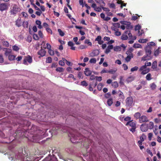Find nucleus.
<instances>
[{"label": "nucleus", "mask_w": 161, "mask_h": 161, "mask_svg": "<svg viewBox=\"0 0 161 161\" xmlns=\"http://www.w3.org/2000/svg\"><path fill=\"white\" fill-rule=\"evenodd\" d=\"M47 47H44L45 49L47 48L48 50L51 49V46L50 44L48 43H47L46 44Z\"/></svg>", "instance_id": "56"}, {"label": "nucleus", "mask_w": 161, "mask_h": 161, "mask_svg": "<svg viewBox=\"0 0 161 161\" xmlns=\"http://www.w3.org/2000/svg\"><path fill=\"white\" fill-rule=\"evenodd\" d=\"M101 8L105 11L109 12L110 11V10L108 8H105V7H102Z\"/></svg>", "instance_id": "59"}, {"label": "nucleus", "mask_w": 161, "mask_h": 161, "mask_svg": "<svg viewBox=\"0 0 161 161\" xmlns=\"http://www.w3.org/2000/svg\"><path fill=\"white\" fill-rule=\"evenodd\" d=\"M117 71L116 69H114V70H110L108 71V73L114 74Z\"/></svg>", "instance_id": "47"}, {"label": "nucleus", "mask_w": 161, "mask_h": 161, "mask_svg": "<svg viewBox=\"0 0 161 161\" xmlns=\"http://www.w3.org/2000/svg\"><path fill=\"white\" fill-rule=\"evenodd\" d=\"M157 66V62L156 61H154L152 65V68L153 69H155Z\"/></svg>", "instance_id": "36"}, {"label": "nucleus", "mask_w": 161, "mask_h": 161, "mask_svg": "<svg viewBox=\"0 0 161 161\" xmlns=\"http://www.w3.org/2000/svg\"><path fill=\"white\" fill-rule=\"evenodd\" d=\"M135 77L133 76H130L126 80L127 83H129L131 82L134 80Z\"/></svg>", "instance_id": "18"}, {"label": "nucleus", "mask_w": 161, "mask_h": 161, "mask_svg": "<svg viewBox=\"0 0 161 161\" xmlns=\"http://www.w3.org/2000/svg\"><path fill=\"white\" fill-rule=\"evenodd\" d=\"M141 26L140 25H136L135 27V29L136 31H137V30H140L141 29Z\"/></svg>", "instance_id": "58"}, {"label": "nucleus", "mask_w": 161, "mask_h": 161, "mask_svg": "<svg viewBox=\"0 0 161 161\" xmlns=\"http://www.w3.org/2000/svg\"><path fill=\"white\" fill-rule=\"evenodd\" d=\"M133 102V98L131 97H127L125 100L126 106L130 107L132 105Z\"/></svg>", "instance_id": "4"}, {"label": "nucleus", "mask_w": 161, "mask_h": 161, "mask_svg": "<svg viewBox=\"0 0 161 161\" xmlns=\"http://www.w3.org/2000/svg\"><path fill=\"white\" fill-rule=\"evenodd\" d=\"M99 53V51L98 50L96 49L94 50L91 53V56L93 57L98 55Z\"/></svg>", "instance_id": "13"}, {"label": "nucleus", "mask_w": 161, "mask_h": 161, "mask_svg": "<svg viewBox=\"0 0 161 161\" xmlns=\"http://www.w3.org/2000/svg\"><path fill=\"white\" fill-rule=\"evenodd\" d=\"M152 47H150L146 46L145 48L146 52V55L144 56L142 58V60L144 61L149 60L151 58L150 55L151 53V49Z\"/></svg>", "instance_id": "1"}, {"label": "nucleus", "mask_w": 161, "mask_h": 161, "mask_svg": "<svg viewBox=\"0 0 161 161\" xmlns=\"http://www.w3.org/2000/svg\"><path fill=\"white\" fill-rule=\"evenodd\" d=\"M42 13V12L40 10V11H37L35 13L36 14L39 16H40Z\"/></svg>", "instance_id": "64"}, {"label": "nucleus", "mask_w": 161, "mask_h": 161, "mask_svg": "<svg viewBox=\"0 0 161 161\" xmlns=\"http://www.w3.org/2000/svg\"><path fill=\"white\" fill-rule=\"evenodd\" d=\"M147 67H146V66L145 65L141 66L140 68L139 69V71H142L143 70L146 69Z\"/></svg>", "instance_id": "48"}, {"label": "nucleus", "mask_w": 161, "mask_h": 161, "mask_svg": "<svg viewBox=\"0 0 161 161\" xmlns=\"http://www.w3.org/2000/svg\"><path fill=\"white\" fill-rule=\"evenodd\" d=\"M112 86L114 88H117L118 87L119 85L117 81H114L112 83Z\"/></svg>", "instance_id": "29"}, {"label": "nucleus", "mask_w": 161, "mask_h": 161, "mask_svg": "<svg viewBox=\"0 0 161 161\" xmlns=\"http://www.w3.org/2000/svg\"><path fill=\"white\" fill-rule=\"evenodd\" d=\"M33 38L36 40H38L39 39V37L36 34H34L33 35Z\"/></svg>", "instance_id": "49"}, {"label": "nucleus", "mask_w": 161, "mask_h": 161, "mask_svg": "<svg viewBox=\"0 0 161 161\" xmlns=\"http://www.w3.org/2000/svg\"><path fill=\"white\" fill-rule=\"evenodd\" d=\"M155 45V43L153 42H148L147 44V46L150 47H152V46H154Z\"/></svg>", "instance_id": "28"}, {"label": "nucleus", "mask_w": 161, "mask_h": 161, "mask_svg": "<svg viewBox=\"0 0 161 161\" xmlns=\"http://www.w3.org/2000/svg\"><path fill=\"white\" fill-rule=\"evenodd\" d=\"M102 39V37L101 36H98L95 39V41H97L98 42L100 41Z\"/></svg>", "instance_id": "57"}, {"label": "nucleus", "mask_w": 161, "mask_h": 161, "mask_svg": "<svg viewBox=\"0 0 161 161\" xmlns=\"http://www.w3.org/2000/svg\"><path fill=\"white\" fill-rule=\"evenodd\" d=\"M146 137V136L144 134H143L142 135V136L140 137V141L143 142L144 140V138Z\"/></svg>", "instance_id": "51"}, {"label": "nucleus", "mask_w": 161, "mask_h": 161, "mask_svg": "<svg viewBox=\"0 0 161 161\" xmlns=\"http://www.w3.org/2000/svg\"><path fill=\"white\" fill-rule=\"evenodd\" d=\"M153 136V134L152 133H149L148 134V138L149 141H151L152 139V137Z\"/></svg>", "instance_id": "54"}, {"label": "nucleus", "mask_w": 161, "mask_h": 161, "mask_svg": "<svg viewBox=\"0 0 161 161\" xmlns=\"http://www.w3.org/2000/svg\"><path fill=\"white\" fill-rule=\"evenodd\" d=\"M8 8V4L6 3L0 4V11H3L7 10Z\"/></svg>", "instance_id": "6"}, {"label": "nucleus", "mask_w": 161, "mask_h": 161, "mask_svg": "<svg viewBox=\"0 0 161 161\" xmlns=\"http://www.w3.org/2000/svg\"><path fill=\"white\" fill-rule=\"evenodd\" d=\"M4 51H5V55L6 56L10 55L12 51V50L11 49L7 48H5Z\"/></svg>", "instance_id": "15"}, {"label": "nucleus", "mask_w": 161, "mask_h": 161, "mask_svg": "<svg viewBox=\"0 0 161 161\" xmlns=\"http://www.w3.org/2000/svg\"><path fill=\"white\" fill-rule=\"evenodd\" d=\"M22 22L20 19H18L15 21V25L18 27H19L21 26Z\"/></svg>", "instance_id": "19"}, {"label": "nucleus", "mask_w": 161, "mask_h": 161, "mask_svg": "<svg viewBox=\"0 0 161 161\" xmlns=\"http://www.w3.org/2000/svg\"><path fill=\"white\" fill-rule=\"evenodd\" d=\"M16 56L12 55H9L8 56V59L10 61L14 60L15 59Z\"/></svg>", "instance_id": "25"}, {"label": "nucleus", "mask_w": 161, "mask_h": 161, "mask_svg": "<svg viewBox=\"0 0 161 161\" xmlns=\"http://www.w3.org/2000/svg\"><path fill=\"white\" fill-rule=\"evenodd\" d=\"M150 86L152 90H154L156 89V86L154 83H153L150 85Z\"/></svg>", "instance_id": "32"}, {"label": "nucleus", "mask_w": 161, "mask_h": 161, "mask_svg": "<svg viewBox=\"0 0 161 161\" xmlns=\"http://www.w3.org/2000/svg\"><path fill=\"white\" fill-rule=\"evenodd\" d=\"M118 93L119 94V97H120V98L122 99L124 98V96L122 92L120 90H119L118 92Z\"/></svg>", "instance_id": "27"}, {"label": "nucleus", "mask_w": 161, "mask_h": 161, "mask_svg": "<svg viewBox=\"0 0 161 161\" xmlns=\"http://www.w3.org/2000/svg\"><path fill=\"white\" fill-rule=\"evenodd\" d=\"M131 58L130 57L129 55H128L126 58H125V60L127 62H129L130 61Z\"/></svg>", "instance_id": "62"}, {"label": "nucleus", "mask_w": 161, "mask_h": 161, "mask_svg": "<svg viewBox=\"0 0 161 161\" xmlns=\"http://www.w3.org/2000/svg\"><path fill=\"white\" fill-rule=\"evenodd\" d=\"M87 47V46H86L81 45L78 47V48L80 49H83L86 48Z\"/></svg>", "instance_id": "43"}, {"label": "nucleus", "mask_w": 161, "mask_h": 161, "mask_svg": "<svg viewBox=\"0 0 161 161\" xmlns=\"http://www.w3.org/2000/svg\"><path fill=\"white\" fill-rule=\"evenodd\" d=\"M148 127L149 129H152L153 128L154 124L153 122L151 121L148 124Z\"/></svg>", "instance_id": "22"}, {"label": "nucleus", "mask_w": 161, "mask_h": 161, "mask_svg": "<svg viewBox=\"0 0 161 161\" xmlns=\"http://www.w3.org/2000/svg\"><path fill=\"white\" fill-rule=\"evenodd\" d=\"M32 58L30 56L28 55L26 56L23 60V63L25 65H27L28 64L27 62L29 64H31L32 62Z\"/></svg>", "instance_id": "5"}, {"label": "nucleus", "mask_w": 161, "mask_h": 161, "mask_svg": "<svg viewBox=\"0 0 161 161\" xmlns=\"http://www.w3.org/2000/svg\"><path fill=\"white\" fill-rule=\"evenodd\" d=\"M113 26L116 28H119L120 27V24L119 23H115L113 24Z\"/></svg>", "instance_id": "61"}, {"label": "nucleus", "mask_w": 161, "mask_h": 161, "mask_svg": "<svg viewBox=\"0 0 161 161\" xmlns=\"http://www.w3.org/2000/svg\"><path fill=\"white\" fill-rule=\"evenodd\" d=\"M138 67L137 66H135L131 68V72H133L135 71H136L138 70Z\"/></svg>", "instance_id": "53"}, {"label": "nucleus", "mask_w": 161, "mask_h": 161, "mask_svg": "<svg viewBox=\"0 0 161 161\" xmlns=\"http://www.w3.org/2000/svg\"><path fill=\"white\" fill-rule=\"evenodd\" d=\"M46 53V51L43 49L42 47H41V49L38 52L37 54L40 56V57H42L45 55Z\"/></svg>", "instance_id": "9"}, {"label": "nucleus", "mask_w": 161, "mask_h": 161, "mask_svg": "<svg viewBox=\"0 0 161 161\" xmlns=\"http://www.w3.org/2000/svg\"><path fill=\"white\" fill-rule=\"evenodd\" d=\"M48 53L51 55H53L54 54V51L51 49L49 50Z\"/></svg>", "instance_id": "63"}, {"label": "nucleus", "mask_w": 161, "mask_h": 161, "mask_svg": "<svg viewBox=\"0 0 161 161\" xmlns=\"http://www.w3.org/2000/svg\"><path fill=\"white\" fill-rule=\"evenodd\" d=\"M104 0H101V3H100V7L101 8L103 7L104 6H105V3L104 2Z\"/></svg>", "instance_id": "52"}, {"label": "nucleus", "mask_w": 161, "mask_h": 161, "mask_svg": "<svg viewBox=\"0 0 161 161\" xmlns=\"http://www.w3.org/2000/svg\"><path fill=\"white\" fill-rule=\"evenodd\" d=\"M64 69L62 67H58L56 69V71L59 72H62L64 71Z\"/></svg>", "instance_id": "41"}, {"label": "nucleus", "mask_w": 161, "mask_h": 161, "mask_svg": "<svg viewBox=\"0 0 161 161\" xmlns=\"http://www.w3.org/2000/svg\"><path fill=\"white\" fill-rule=\"evenodd\" d=\"M78 77L79 79H83V76L82 74V72H79L78 75Z\"/></svg>", "instance_id": "44"}, {"label": "nucleus", "mask_w": 161, "mask_h": 161, "mask_svg": "<svg viewBox=\"0 0 161 161\" xmlns=\"http://www.w3.org/2000/svg\"><path fill=\"white\" fill-rule=\"evenodd\" d=\"M97 62V60L95 58H93L91 59L89 61V62L91 63L95 64Z\"/></svg>", "instance_id": "37"}, {"label": "nucleus", "mask_w": 161, "mask_h": 161, "mask_svg": "<svg viewBox=\"0 0 161 161\" xmlns=\"http://www.w3.org/2000/svg\"><path fill=\"white\" fill-rule=\"evenodd\" d=\"M126 25L125 27L127 29H131L133 27L132 25H130V22H127L126 25Z\"/></svg>", "instance_id": "21"}, {"label": "nucleus", "mask_w": 161, "mask_h": 161, "mask_svg": "<svg viewBox=\"0 0 161 161\" xmlns=\"http://www.w3.org/2000/svg\"><path fill=\"white\" fill-rule=\"evenodd\" d=\"M108 105L110 106L113 103V100L112 98H110L108 99L107 101Z\"/></svg>", "instance_id": "24"}, {"label": "nucleus", "mask_w": 161, "mask_h": 161, "mask_svg": "<svg viewBox=\"0 0 161 161\" xmlns=\"http://www.w3.org/2000/svg\"><path fill=\"white\" fill-rule=\"evenodd\" d=\"M13 49L15 51H18L19 49V48L16 45H14L12 47Z\"/></svg>", "instance_id": "46"}, {"label": "nucleus", "mask_w": 161, "mask_h": 161, "mask_svg": "<svg viewBox=\"0 0 161 161\" xmlns=\"http://www.w3.org/2000/svg\"><path fill=\"white\" fill-rule=\"evenodd\" d=\"M85 43L88 44V45L92 46V43L89 39H86L85 41Z\"/></svg>", "instance_id": "38"}, {"label": "nucleus", "mask_w": 161, "mask_h": 161, "mask_svg": "<svg viewBox=\"0 0 161 161\" xmlns=\"http://www.w3.org/2000/svg\"><path fill=\"white\" fill-rule=\"evenodd\" d=\"M85 70L84 71L85 75L87 76L90 75L92 74V72L89 70V69L88 68H86Z\"/></svg>", "instance_id": "17"}, {"label": "nucleus", "mask_w": 161, "mask_h": 161, "mask_svg": "<svg viewBox=\"0 0 161 161\" xmlns=\"http://www.w3.org/2000/svg\"><path fill=\"white\" fill-rule=\"evenodd\" d=\"M134 116L135 118L136 119H139L140 117H141V114L139 112H137L135 114H134Z\"/></svg>", "instance_id": "26"}, {"label": "nucleus", "mask_w": 161, "mask_h": 161, "mask_svg": "<svg viewBox=\"0 0 161 161\" xmlns=\"http://www.w3.org/2000/svg\"><path fill=\"white\" fill-rule=\"evenodd\" d=\"M19 8L17 5H14L13 7V8L11 10V12L13 14H16L18 11Z\"/></svg>", "instance_id": "11"}, {"label": "nucleus", "mask_w": 161, "mask_h": 161, "mask_svg": "<svg viewBox=\"0 0 161 161\" xmlns=\"http://www.w3.org/2000/svg\"><path fill=\"white\" fill-rule=\"evenodd\" d=\"M55 130H62V128L61 126V125H55Z\"/></svg>", "instance_id": "31"}, {"label": "nucleus", "mask_w": 161, "mask_h": 161, "mask_svg": "<svg viewBox=\"0 0 161 161\" xmlns=\"http://www.w3.org/2000/svg\"><path fill=\"white\" fill-rule=\"evenodd\" d=\"M146 78L147 80H150L152 79L151 77V74L150 73L148 74L146 76Z\"/></svg>", "instance_id": "39"}, {"label": "nucleus", "mask_w": 161, "mask_h": 161, "mask_svg": "<svg viewBox=\"0 0 161 161\" xmlns=\"http://www.w3.org/2000/svg\"><path fill=\"white\" fill-rule=\"evenodd\" d=\"M3 45L7 47H8L9 45V43L6 41H4L3 42Z\"/></svg>", "instance_id": "50"}, {"label": "nucleus", "mask_w": 161, "mask_h": 161, "mask_svg": "<svg viewBox=\"0 0 161 161\" xmlns=\"http://www.w3.org/2000/svg\"><path fill=\"white\" fill-rule=\"evenodd\" d=\"M58 33L59 34V35L60 36H64V33L60 29H58Z\"/></svg>", "instance_id": "35"}, {"label": "nucleus", "mask_w": 161, "mask_h": 161, "mask_svg": "<svg viewBox=\"0 0 161 161\" xmlns=\"http://www.w3.org/2000/svg\"><path fill=\"white\" fill-rule=\"evenodd\" d=\"M103 85L101 83H99L97 86V89L99 91L101 90Z\"/></svg>", "instance_id": "40"}, {"label": "nucleus", "mask_w": 161, "mask_h": 161, "mask_svg": "<svg viewBox=\"0 0 161 161\" xmlns=\"http://www.w3.org/2000/svg\"><path fill=\"white\" fill-rule=\"evenodd\" d=\"M42 138V136L41 132L37 133L36 134L32 136L33 141L35 142H37L40 141Z\"/></svg>", "instance_id": "3"}, {"label": "nucleus", "mask_w": 161, "mask_h": 161, "mask_svg": "<svg viewBox=\"0 0 161 161\" xmlns=\"http://www.w3.org/2000/svg\"><path fill=\"white\" fill-rule=\"evenodd\" d=\"M52 59L51 57H48L46 59L47 63H50L52 62Z\"/></svg>", "instance_id": "42"}, {"label": "nucleus", "mask_w": 161, "mask_h": 161, "mask_svg": "<svg viewBox=\"0 0 161 161\" xmlns=\"http://www.w3.org/2000/svg\"><path fill=\"white\" fill-rule=\"evenodd\" d=\"M111 96L110 93L109 92L105 94V97L107 98H108L110 97Z\"/></svg>", "instance_id": "60"}, {"label": "nucleus", "mask_w": 161, "mask_h": 161, "mask_svg": "<svg viewBox=\"0 0 161 161\" xmlns=\"http://www.w3.org/2000/svg\"><path fill=\"white\" fill-rule=\"evenodd\" d=\"M121 50V48L120 46H117L114 47V50L115 51H120Z\"/></svg>", "instance_id": "33"}, {"label": "nucleus", "mask_w": 161, "mask_h": 161, "mask_svg": "<svg viewBox=\"0 0 161 161\" xmlns=\"http://www.w3.org/2000/svg\"><path fill=\"white\" fill-rule=\"evenodd\" d=\"M131 118L129 116H127L124 119L125 121H128V122L129 121H131Z\"/></svg>", "instance_id": "55"}, {"label": "nucleus", "mask_w": 161, "mask_h": 161, "mask_svg": "<svg viewBox=\"0 0 161 161\" xmlns=\"http://www.w3.org/2000/svg\"><path fill=\"white\" fill-rule=\"evenodd\" d=\"M150 71V69L149 68H146L143 70L142 71L141 73V74L144 75L148 73Z\"/></svg>", "instance_id": "23"}, {"label": "nucleus", "mask_w": 161, "mask_h": 161, "mask_svg": "<svg viewBox=\"0 0 161 161\" xmlns=\"http://www.w3.org/2000/svg\"><path fill=\"white\" fill-rule=\"evenodd\" d=\"M140 129L142 132L147 131L148 130L147 126L146 124H142L141 126Z\"/></svg>", "instance_id": "10"}, {"label": "nucleus", "mask_w": 161, "mask_h": 161, "mask_svg": "<svg viewBox=\"0 0 161 161\" xmlns=\"http://www.w3.org/2000/svg\"><path fill=\"white\" fill-rule=\"evenodd\" d=\"M81 85L83 86H88V84L85 80H83L81 82Z\"/></svg>", "instance_id": "34"}, {"label": "nucleus", "mask_w": 161, "mask_h": 161, "mask_svg": "<svg viewBox=\"0 0 161 161\" xmlns=\"http://www.w3.org/2000/svg\"><path fill=\"white\" fill-rule=\"evenodd\" d=\"M160 53H161V48L160 47H158V48L154 51V55L155 56H157Z\"/></svg>", "instance_id": "16"}, {"label": "nucleus", "mask_w": 161, "mask_h": 161, "mask_svg": "<svg viewBox=\"0 0 161 161\" xmlns=\"http://www.w3.org/2000/svg\"><path fill=\"white\" fill-rule=\"evenodd\" d=\"M113 48V45H108L107 49H106L105 53L107 54H108L110 52V50L112 49Z\"/></svg>", "instance_id": "14"}, {"label": "nucleus", "mask_w": 161, "mask_h": 161, "mask_svg": "<svg viewBox=\"0 0 161 161\" xmlns=\"http://www.w3.org/2000/svg\"><path fill=\"white\" fill-rule=\"evenodd\" d=\"M133 47L135 48H141V46L139 44H134L133 45Z\"/></svg>", "instance_id": "45"}, {"label": "nucleus", "mask_w": 161, "mask_h": 161, "mask_svg": "<svg viewBox=\"0 0 161 161\" xmlns=\"http://www.w3.org/2000/svg\"><path fill=\"white\" fill-rule=\"evenodd\" d=\"M22 25L24 28H27L28 26V22L27 21H24L23 22Z\"/></svg>", "instance_id": "30"}, {"label": "nucleus", "mask_w": 161, "mask_h": 161, "mask_svg": "<svg viewBox=\"0 0 161 161\" xmlns=\"http://www.w3.org/2000/svg\"><path fill=\"white\" fill-rule=\"evenodd\" d=\"M128 31H126L124 34H123L121 36V39L123 41L127 40L128 38V36L127 35Z\"/></svg>", "instance_id": "12"}, {"label": "nucleus", "mask_w": 161, "mask_h": 161, "mask_svg": "<svg viewBox=\"0 0 161 161\" xmlns=\"http://www.w3.org/2000/svg\"><path fill=\"white\" fill-rule=\"evenodd\" d=\"M16 134L17 135H18L19 137L23 136L24 135V133L23 132V131L21 130H17L16 132Z\"/></svg>", "instance_id": "20"}, {"label": "nucleus", "mask_w": 161, "mask_h": 161, "mask_svg": "<svg viewBox=\"0 0 161 161\" xmlns=\"http://www.w3.org/2000/svg\"><path fill=\"white\" fill-rule=\"evenodd\" d=\"M128 125L131 127V128L129 129L130 131H131L133 133L135 131L136 127V124L135 121H133V120H132L131 121L128 122L125 124V125L127 126Z\"/></svg>", "instance_id": "2"}, {"label": "nucleus", "mask_w": 161, "mask_h": 161, "mask_svg": "<svg viewBox=\"0 0 161 161\" xmlns=\"http://www.w3.org/2000/svg\"><path fill=\"white\" fill-rule=\"evenodd\" d=\"M57 158L54 156L49 155L42 161H57Z\"/></svg>", "instance_id": "7"}, {"label": "nucleus", "mask_w": 161, "mask_h": 161, "mask_svg": "<svg viewBox=\"0 0 161 161\" xmlns=\"http://www.w3.org/2000/svg\"><path fill=\"white\" fill-rule=\"evenodd\" d=\"M149 121L148 118L145 115H142L141 116L139 119V122L140 123L143 122H147Z\"/></svg>", "instance_id": "8"}]
</instances>
